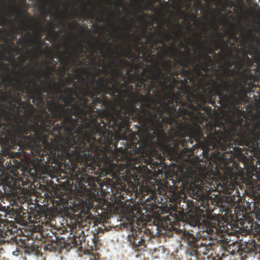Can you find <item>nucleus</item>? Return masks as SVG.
<instances>
[{
    "mask_svg": "<svg viewBox=\"0 0 260 260\" xmlns=\"http://www.w3.org/2000/svg\"><path fill=\"white\" fill-rule=\"evenodd\" d=\"M94 105L88 104L83 107H76L75 116H81L85 119L82 128L73 131L74 140L69 144V155L63 162L64 173L72 177L78 186L94 185V178L90 174H98V171L104 168L105 174L111 178L107 180L108 185L126 192L129 187L134 186L128 177V172L123 170L125 163L113 162L121 160L120 150L117 148L119 136L114 135L109 128L107 119L113 115L109 113L101 122L98 120L99 113L94 110ZM124 137L125 136H119Z\"/></svg>",
    "mask_w": 260,
    "mask_h": 260,
    "instance_id": "1",
    "label": "nucleus"
},
{
    "mask_svg": "<svg viewBox=\"0 0 260 260\" xmlns=\"http://www.w3.org/2000/svg\"><path fill=\"white\" fill-rule=\"evenodd\" d=\"M113 74L119 82V85L131 91L133 89L132 85H128L131 83L136 82V86L139 90H144L148 97L138 93L139 103H141V127L143 128V134L145 136L144 143L140 148H137V144L133 142L131 147L128 142L124 147H120V158L121 161L125 163L123 170L124 172H128V177L133 182L134 184L141 186L140 188L145 187L147 193L150 191L147 185H144L143 182L146 177V172L149 171L147 166L150 165L151 169L161 167L163 158L160 153H158L156 148L160 151L166 153L171 157L177 158L182 152L181 147L185 149L186 142L184 139L177 137L174 134L175 125L173 121H166L165 119L167 117V111L162 110V102L161 98L157 101L159 106L152 105L150 103L149 93L143 88L137 86L139 80L136 77L132 75L133 64L127 60L121 58H115L112 55Z\"/></svg>",
    "mask_w": 260,
    "mask_h": 260,
    "instance_id": "2",
    "label": "nucleus"
},
{
    "mask_svg": "<svg viewBox=\"0 0 260 260\" xmlns=\"http://www.w3.org/2000/svg\"><path fill=\"white\" fill-rule=\"evenodd\" d=\"M244 117L239 115L232 123V125L224 132L216 130V127L208 122L205 127L206 136L203 128L199 125L200 132L198 135L191 132L187 139V144H196L194 148H201L205 157L214 162L216 170L221 169L226 174L228 179L237 183L238 175L236 170L228 167L225 160L224 154L228 148L241 153L239 146H246L252 150L259 148L260 145V104L257 105L256 113L250 118L244 120ZM260 165V159L257 161ZM247 186L252 189H256L260 184V167H255L244 178Z\"/></svg>",
    "mask_w": 260,
    "mask_h": 260,
    "instance_id": "3",
    "label": "nucleus"
},
{
    "mask_svg": "<svg viewBox=\"0 0 260 260\" xmlns=\"http://www.w3.org/2000/svg\"><path fill=\"white\" fill-rule=\"evenodd\" d=\"M75 98L73 95H67L64 104H59L54 99L47 102V109L51 113L53 119L60 122L54 125L51 119V116L46 111H44V116L38 115L41 122L36 123L37 127H32L35 131L34 136L30 138L32 144H37L36 148L40 150V144H45L48 147L46 152V162L54 164L58 167H62L66 157L69 156V144L74 142L73 131L78 126L79 120L73 118L76 112V107L74 104Z\"/></svg>",
    "mask_w": 260,
    "mask_h": 260,
    "instance_id": "4",
    "label": "nucleus"
},
{
    "mask_svg": "<svg viewBox=\"0 0 260 260\" xmlns=\"http://www.w3.org/2000/svg\"><path fill=\"white\" fill-rule=\"evenodd\" d=\"M136 77L139 81L137 86L143 88L149 93L152 91L154 94H159L161 89L162 95L160 97L162 102V110L167 111V117L165 118L166 121H173L175 125L174 134L177 137L184 139L187 144V139L191 132L198 135L200 132L199 125L192 121H184V114H188L189 111L183 105V102L186 101L181 99L182 93H186L183 90L187 85L186 79H178L173 78L169 80L168 79L160 78L158 75H149L145 78V73L142 71L140 74L135 72L132 74Z\"/></svg>",
    "mask_w": 260,
    "mask_h": 260,
    "instance_id": "5",
    "label": "nucleus"
},
{
    "mask_svg": "<svg viewBox=\"0 0 260 260\" xmlns=\"http://www.w3.org/2000/svg\"><path fill=\"white\" fill-rule=\"evenodd\" d=\"M27 101L18 100V106L16 104L11 106V103L9 104L5 102L6 104H0V134L4 135L6 143L10 144L11 146H14L17 144L20 139L24 140V149L29 150L31 155L34 157L38 156L37 159L39 162H44L49 165V162H46V152L48 151V147L45 146V144H40V150L36 148V144H32L30 138L32 137L35 131H33L32 127H37L36 123L39 121L37 115L36 117L37 121L34 125H31L29 128L20 125L21 122L22 114L32 115L36 111L35 107L31 104L30 100L27 98Z\"/></svg>",
    "mask_w": 260,
    "mask_h": 260,
    "instance_id": "6",
    "label": "nucleus"
},
{
    "mask_svg": "<svg viewBox=\"0 0 260 260\" xmlns=\"http://www.w3.org/2000/svg\"><path fill=\"white\" fill-rule=\"evenodd\" d=\"M166 186H164L162 197L160 194L157 196L154 192L151 193L149 197L145 199L142 193V198L139 200L142 207L134 206L129 213L127 219L131 224L132 233L128 235L127 239L133 248L138 252V255L141 254V251H144L146 247L144 235L150 233V231L145 227L149 221V216L145 215V213H161L167 199H169L171 202L176 203L179 199V194L174 191H171L169 192V196H166Z\"/></svg>",
    "mask_w": 260,
    "mask_h": 260,
    "instance_id": "7",
    "label": "nucleus"
},
{
    "mask_svg": "<svg viewBox=\"0 0 260 260\" xmlns=\"http://www.w3.org/2000/svg\"><path fill=\"white\" fill-rule=\"evenodd\" d=\"M125 92L128 94L129 97L128 103L127 104L123 103L120 106V109H114L113 111V115L110 116V118L107 119L109 123V128L112 129L118 136H125L124 137H118V141L125 140L127 142V137L125 135H120L123 129L129 130L130 123L132 120H137L140 124L138 127L137 135L139 140L137 141L139 146L137 148H140L141 145L144 143L145 136L143 134V128L141 127V113L140 111L141 109L138 108L136 106L139 103L138 99V93L128 91ZM126 145V143L124 146Z\"/></svg>",
    "mask_w": 260,
    "mask_h": 260,
    "instance_id": "8",
    "label": "nucleus"
},
{
    "mask_svg": "<svg viewBox=\"0 0 260 260\" xmlns=\"http://www.w3.org/2000/svg\"><path fill=\"white\" fill-rule=\"evenodd\" d=\"M110 64H113V63H108L107 68L99 69L104 76L99 78L96 81L94 79L91 80L89 85L87 84L85 88H82L81 92L84 96L79 98V104L77 105L80 107L86 106L88 104L89 100L87 97L89 96L94 104H101L106 106L110 101L106 94L114 96L116 93L120 92V89L118 88L119 83L116 77L113 76V67Z\"/></svg>",
    "mask_w": 260,
    "mask_h": 260,
    "instance_id": "9",
    "label": "nucleus"
},
{
    "mask_svg": "<svg viewBox=\"0 0 260 260\" xmlns=\"http://www.w3.org/2000/svg\"><path fill=\"white\" fill-rule=\"evenodd\" d=\"M202 169L198 174L193 170H189L186 173V177H178L177 174H175L177 181H173L174 185L191 190L193 199L204 200L206 197V191L212 189L211 186L215 181V174L211 162L207 168L204 167Z\"/></svg>",
    "mask_w": 260,
    "mask_h": 260,
    "instance_id": "10",
    "label": "nucleus"
},
{
    "mask_svg": "<svg viewBox=\"0 0 260 260\" xmlns=\"http://www.w3.org/2000/svg\"><path fill=\"white\" fill-rule=\"evenodd\" d=\"M206 86L208 87L207 89L203 87L202 88L203 93L201 94H198L196 90H192L190 86H186L183 89L186 93V101L183 102V105L186 106L185 108L189 111L188 114H184L183 120L195 123L191 120H187L186 116L187 115L192 116L194 112L198 110V108L201 107V104L208 103L213 105L214 103L213 100V96H218L220 99L219 104L222 105V100L225 102L224 96L226 95L224 94L223 91H225L226 93L230 92V86L225 82L224 83V86H220L217 84L216 81L214 82L212 84L210 82H208Z\"/></svg>",
    "mask_w": 260,
    "mask_h": 260,
    "instance_id": "11",
    "label": "nucleus"
},
{
    "mask_svg": "<svg viewBox=\"0 0 260 260\" xmlns=\"http://www.w3.org/2000/svg\"><path fill=\"white\" fill-rule=\"evenodd\" d=\"M230 86V92L226 93L224 96L225 102H230L234 106H239L242 102H246L247 93L253 92V88L257 86V84L253 82L243 83L239 81L237 86Z\"/></svg>",
    "mask_w": 260,
    "mask_h": 260,
    "instance_id": "12",
    "label": "nucleus"
},
{
    "mask_svg": "<svg viewBox=\"0 0 260 260\" xmlns=\"http://www.w3.org/2000/svg\"><path fill=\"white\" fill-rule=\"evenodd\" d=\"M190 224L198 226L200 230L206 232L210 236H214L225 230L224 227L221 229L219 223L214 219H208L206 215H195L191 218Z\"/></svg>",
    "mask_w": 260,
    "mask_h": 260,
    "instance_id": "13",
    "label": "nucleus"
},
{
    "mask_svg": "<svg viewBox=\"0 0 260 260\" xmlns=\"http://www.w3.org/2000/svg\"><path fill=\"white\" fill-rule=\"evenodd\" d=\"M184 238L186 240L188 244L187 253L190 256H194L196 260L199 258V256L203 254H207V250L208 249V246L207 244L203 243L201 241L197 239L193 234H190L188 232L182 234Z\"/></svg>",
    "mask_w": 260,
    "mask_h": 260,
    "instance_id": "14",
    "label": "nucleus"
},
{
    "mask_svg": "<svg viewBox=\"0 0 260 260\" xmlns=\"http://www.w3.org/2000/svg\"><path fill=\"white\" fill-rule=\"evenodd\" d=\"M14 176H11L6 173L4 169L0 168V185H4L7 186L9 188L13 190L21 189L22 186L27 184L28 176H24V178L15 174Z\"/></svg>",
    "mask_w": 260,
    "mask_h": 260,
    "instance_id": "15",
    "label": "nucleus"
},
{
    "mask_svg": "<svg viewBox=\"0 0 260 260\" xmlns=\"http://www.w3.org/2000/svg\"><path fill=\"white\" fill-rule=\"evenodd\" d=\"M29 83L32 85L31 87L26 86L24 88L23 85L22 84H20L18 85L17 88L21 92H23L25 89L28 93V95L26 96L30 100H32V102L36 104L37 106H40V105L43 104L44 96L41 90L39 89L37 81L30 80L29 81Z\"/></svg>",
    "mask_w": 260,
    "mask_h": 260,
    "instance_id": "16",
    "label": "nucleus"
},
{
    "mask_svg": "<svg viewBox=\"0 0 260 260\" xmlns=\"http://www.w3.org/2000/svg\"><path fill=\"white\" fill-rule=\"evenodd\" d=\"M172 39H174V37L172 34H164L163 31L153 32L151 33L149 37V42L153 48L155 47V50L158 51L160 48V46H157L158 43H160L163 46H165L166 41H170Z\"/></svg>",
    "mask_w": 260,
    "mask_h": 260,
    "instance_id": "17",
    "label": "nucleus"
},
{
    "mask_svg": "<svg viewBox=\"0 0 260 260\" xmlns=\"http://www.w3.org/2000/svg\"><path fill=\"white\" fill-rule=\"evenodd\" d=\"M53 218V215L47 214L45 212H39L38 211L30 213L28 216V219L30 222L38 224V225H43L48 224Z\"/></svg>",
    "mask_w": 260,
    "mask_h": 260,
    "instance_id": "18",
    "label": "nucleus"
},
{
    "mask_svg": "<svg viewBox=\"0 0 260 260\" xmlns=\"http://www.w3.org/2000/svg\"><path fill=\"white\" fill-rule=\"evenodd\" d=\"M166 54H170L171 58L173 57L175 59L176 63L173 66V70H176L178 68L177 64L183 68L188 67V63L185 61L180 57H178L177 54L180 51L174 44H172L170 47H166L165 48Z\"/></svg>",
    "mask_w": 260,
    "mask_h": 260,
    "instance_id": "19",
    "label": "nucleus"
},
{
    "mask_svg": "<svg viewBox=\"0 0 260 260\" xmlns=\"http://www.w3.org/2000/svg\"><path fill=\"white\" fill-rule=\"evenodd\" d=\"M50 75V73L45 74V77L47 81H44L43 82V84L39 88V89L41 90V92H42L43 94L44 93L47 92L48 88H50L51 90H52L54 94H60L62 90L61 88L58 87L59 84L57 82L54 81V84L52 85Z\"/></svg>",
    "mask_w": 260,
    "mask_h": 260,
    "instance_id": "20",
    "label": "nucleus"
},
{
    "mask_svg": "<svg viewBox=\"0 0 260 260\" xmlns=\"http://www.w3.org/2000/svg\"><path fill=\"white\" fill-rule=\"evenodd\" d=\"M162 68L164 71H162L161 70L159 69H158L157 73L154 74H146L145 71L148 72L149 71L144 69L143 71L145 73V75L144 77L145 78L146 76L149 75H158L160 78H167V77H169V73L173 70V66L171 64V60L170 59H168L162 62Z\"/></svg>",
    "mask_w": 260,
    "mask_h": 260,
    "instance_id": "21",
    "label": "nucleus"
},
{
    "mask_svg": "<svg viewBox=\"0 0 260 260\" xmlns=\"http://www.w3.org/2000/svg\"><path fill=\"white\" fill-rule=\"evenodd\" d=\"M65 247V243L60 240H51L45 246V249L51 251H60Z\"/></svg>",
    "mask_w": 260,
    "mask_h": 260,
    "instance_id": "22",
    "label": "nucleus"
},
{
    "mask_svg": "<svg viewBox=\"0 0 260 260\" xmlns=\"http://www.w3.org/2000/svg\"><path fill=\"white\" fill-rule=\"evenodd\" d=\"M258 60H252L250 58L248 54L246 52L244 53L243 56L239 59V61L238 64H237V67L239 69H243V68L246 66H248L250 67L254 66V63H258Z\"/></svg>",
    "mask_w": 260,
    "mask_h": 260,
    "instance_id": "23",
    "label": "nucleus"
},
{
    "mask_svg": "<svg viewBox=\"0 0 260 260\" xmlns=\"http://www.w3.org/2000/svg\"><path fill=\"white\" fill-rule=\"evenodd\" d=\"M215 49H212V48L209 47H205L204 50V54L203 55V58L205 61H208L212 63V66L215 70V67L213 64V60L211 57L209 55V54H215L214 52L215 50H218L219 48V45L218 44H216L214 45Z\"/></svg>",
    "mask_w": 260,
    "mask_h": 260,
    "instance_id": "24",
    "label": "nucleus"
},
{
    "mask_svg": "<svg viewBox=\"0 0 260 260\" xmlns=\"http://www.w3.org/2000/svg\"><path fill=\"white\" fill-rule=\"evenodd\" d=\"M189 70H185L183 68H180L179 70H172V71L169 73V77L165 78V79H168L169 80H170L171 79L173 78H178V76L179 75L187 76L189 75Z\"/></svg>",
    "mask_w": 260,
    "mask_h": 260,
    "instance_id": "25",
    "label": "nucleus"
},
{
    "mask_svg": "<svg viewBox=\"0 0 260 260\" xmlns=\"http://www.w3.org/2000/svg\"><path fill=\"white\" fill-rule=\"evenodd\" d=\"M140 40V37L139 36L137 37L136 40L135 49L139 54L142 53L143 56H145L146 54L149 53L150 52V49L148 48L146 46H143V47H139Z\"/></svg>",
    "mask_w": 260,
    "mask_h": 260,
    "instance_id": "26",
    "label": "nucleus"
},
{
    "mask_svg": "<svg viewBox=\"0 0 260 260\" xmlns=\"http://www.w3.org/2000/svg\"><path fill=\"white\" fill-rule=\"evenodd\" d=\"M167 218L164 221V222L162 223L163 226L164 227V230L165 231L170 230L171 229L177 231V229L176 228L174 227L172 224V222H176V219L175 217L173 218V220H171L169 217H167Z\"/></svg>",
    "mask_w": 260,
    "mask_h": 260,
    "instance_id": "27",
    "label": "nucleus"
},
{
    "mask_svg": "<svg viewBox=\"0 0 260 260\" xmlns=\"http://www.w3.org/2000/svg\"><path fill=\"white\" fill-rule=\"evenodd\" d=\"M59 34V31H55L53 25H51L50 28L48 30L47 35L45 39L46 40L52 42V40H56V36Z\"/></svg>",
    "mask_w": 260,
    "mask_h": 260,
    "instance_id": "28",
    "label": "nucleus"
},
{
    "mask_svg": "<svg viewBox=\"0 0 260 260\" xmlns=\"http://www.w3.org/2000/svg\"><path fill=\"white\" fill-rule=\"evenodd\" d=\"M96 12V10L94 8H92V11H87L86 10H83L80 14L81 17L84 19H88L92 20L94 18V13Z\"/></svg>",
    "mask_w": 260,
    "mask_h": 260,
    "instance_id": "29",
    "label": "nucleus"
},
{
    "mask_svg": "<svg viewBox=\"0 0 260 260\" xmlns=\"http://www.w3.org/2000/svg\"><path fill=\"white\" fill-rule=\"evenodd\" d=\"M39 247L34 245L31 246H26L25 249V252L29 254L37 255L39 252Z\"/></svg>",
    "mask_w": 260,
    "mask_h": 260,
    "instance_id": "30",
    "label": "nucleus"
},
{
    "mask_svg": "<svg viewBox=\"0 0 260 260\" xmlns=\"http://www.w3.org/2000/svg\"><path fill=\"white\" fill-rule=\"evenodd\" d=\"M202 2L201 0H197L196 3L194 4L193 6V8L194 9V12L196 13L195 14H190L189 15V17L192 19H196L197 16L198 15V12L200 9V8L202 6Z\"/></svg>",
    "mask_w": 260,
    "mask_h": 260,
    "instance_id": "31",
    "label": "nucleus"
},
{
    "mask_svg": "<svg viewBox=\"0 0 260 260\" xmlns=\"http://www.w3.org/2000/svg\"><path fill=\"white\" fill-rule=\"evenodd\" d=\"M24 212L22 211L20 208L14 209L12 208L13 217L15 219H21L23 217Z\"/></svg>",
    "mask_w": 260,
    "mask_h": 260,
    "instance_id": "32",
    "label": "nucleus"
},
{
    "mask_svg": "<svg viewBox=\"0 0 260 260\" xmlns=\"http://www.w3.org/2000/svg\"><path fill=\"white\" fill-rule=\"evenodd\" d=\"M60 85L61 87H63L65 89L66 92L68 93V95H78L77 92L75 91L72 88L68 87L66 86V84L61 83Z\"/></svg>",
    "mask_w": 260,
    "mask_h": 260,
    "instance_id": "33",
    "label": "nucleus"
},
{
    "mask_svg": "<svg viewBox=\"0 0 260 260\" xmlns=\"http://www.w3.org/2000/svg\"><path fill=\"white\" fill-rule=\"evenodd\" d=\"M151 2H149L148 4H145V10H149L151 11H153V5L152 2H158L161 3V0H151Z\"/></svg>",
    "mask_w": 260,
    "mask_h": 260,
    "instance_id": "34",
    "label": "nucleus"
},
{
    "mask_svg": "<svg viewBox=\"0 0 260 260\" xmlns=\"http://www.w3.org/2000/svg\"><path fill=\"white\" fill-rule=\"evenodd\" d=\"M35 42L36 43L37 45L36 51L38 52L42 53L41 47L43 45V42L41 41V37L39 36L37 40H35Z\"/></svg>",
    "mask_w": 260,
    "mask_h": 260,
    "instance_id": "35",
    "label": "nucleus"
},
{
    "mask_svg": "<svg viewBox=\"0 0 260 260\" xmlns=\"http://www.w3.org/2000/svg\"><path fill=\"white\" fill-rule=\"evenodd\" d=\"M69 68L66 65H63L61 68L60 75L61 76H64L65 75H69Z\"/></svg>",
    "mask_w": 260,
    "mask_h": 260,
    "instance_id": "36",
    "label": "nucleus"
},
{
    "mask_svg": "<svg viewBox=\"0 0 260 260\" xmlns=\"http://www.w3.org/2000/svg\"><path fill=\"white\" fill-rule=\"evenodd\" d=\"M255 242L253 244V246L254 247H252L251 248H249V247L246 248V250H245V252H246L247 254H249L251 255L255 254Z\"/></svg>",
    "mask_w": 260,
    "mask_h": 260,
    "instance_id": "37",
    "label": "nucleus"
},
{
    "mask_svg": "<svg viewBox=\"0 0 260 260\" xmlns=\"http://www.w3.org/2000/svg\"><path fill=\"white\" fill-rule=\"evenodd\" d=\"M13 14L15 15L17 19H18L24 18V14L22 13H20L18 11H17L16 8L14 9L13 11Z\"/></svg>",
    "mask_w": 260,
    "mask_h": 260,
    "instance_id": "38",
    "label": "nucleus"
},
{
    "mask_svg": "<svg viewBox=\"0 0 260 260\" xmlns=\"http://www.w3.org/2000/svg\"><path fill=\"white\" fill-rule=\"evenodd\" d=\"M93 51L94 53H98L99 52L101 54L105 55V52L103 49L102 47H97L95 46H92Z\"/></svg>",
    "mask_w": 260,
    "mask_h": 260,
    "instance_id": "39",
    "label": "nucleus"
},
{
    "mask_svg": "<svg viewBox=\"0 0 260 260\" xmlns=\"http://www.w3.org/2000/svg\"><path fill=\"white\" fill-rule=\"evenodd\" d=\"M127 49V51L124 52V56L127 57L129 58L132 54V45L129 44L128 46Z\"/></svg>",
    "mask_w": 260,
    "mask_h": 260,
    "instance_id": "40",
    "label": "nucleus"
},
{
    "mask_svg": "<svg viewBox=\"0 0 260 260\" xmlns=\"http://www.w3.org/2000/svg\"><path fill=\"white\" fill-rule=\"evenodd\" d=\"M60 81H63L64 82L63 83H64L66 84L70 85L72 83L73 80L70 77H67L64 80L62 79L61 78H60Z\"/></svg>",
    "mask_w": 260,
    "mask_h": 260,
    "instance_id": "41",
    "label": "nucleus"
},
{
    "mask_svg": "<svg viewBox=\"0 0 260 260\" xmlns=\"http://www.w3.org/2000/svg\"><path fill=\"white\" fill-rule=\"evenodd\" d=\"M79 53L77 52V50H76L75 52H74V56H72V57H71L70 58V60H71V62H72L73 63H74L75 62V59L77 58H79Z\"/></svg>",
    "mask_w": 260,
    "mask_h": 260,
    "instance_id": "42",
    "label": "nucleus"
},
{
    "mask_svg": "<svg viewBox=\"0 0 260 260\" xmlns=\"http://www.w3.org/2000/svg\"><path fill=\"white\" fill-rule=\"evenodd\" d=\"M235 247V246H232V245H230L229 247H228L229 249H228V250L229 251H230L232 254H234L235 252L236 251H238L239 249V248H235V249H234V247Z\"/></svg>",
    "mask_w": 260,
    "mask_h": 260,
    "instance_id": "43",
    "label": "nucleus"
},
{
    "mask_svg": "<svg viewBox=\"0 0 260 260\" xmlns=\"http://www.w3.org/2000/svg\"><path fill=\"white\" fill-rule=\"evenodd\" d=\"M92 62L95 65V67L98 66L99 68L100 67H103V64L101 63V60L99 59L98 61H96L95 59H92L91 60Z\"/></svg>",
    "mask_w": 260,
    "mask_h": 260,
    "instance_id": "44",
    "label": "nucleus"
},
{
    "mask_svg": "<svg viewBox=\"0 0 260 260\" xmlns=\"http://www.w3.org/2000/svg\"><path fill=\"white\" fill-rule=\"evenodd\" d=\"M177 31H176L175 33V35L176 36V37L177 38H179V36H180V35L181 34L182 31L181 30V25H180V24H177Z\"/></svg>",
    "mask_w": 260,
    "mask_h": 260,
    "instance_id": "45",
    "label": "nucleus"
},
{
    "mask_svg": "<svg viewBox=\"0 0 260 260\" xmlns=\"http://www.w3.org/2000/svg\"><path fill=\"white\" fill-rule=\"evenodd\" d=\"M11 50H12L13 52H14L16 55H18L20 53L21 50L18 47H14L10 49Z\"/></svg>",
    "mask_w": 260,
    "mask_h": 260,
    "instance_id": "46",
    "label": "nucleus"
},
{
    "mask_svg": "<svg viewBox=\"0 0 260 260\" xmlns=\"http://www.w3.org/2000/svg\"><path fill=\"white\" fill-rule=\"evenodd\" d=\"M110 35H108L107 36V43H101L100 42V41H99V44L102 46H105V47H107L108 45H109L110 44L109 43H108V41L110 40Z\"/></svg>",
    "mask_w": 260,
    "mask_h": 260,
    "instance_id": "47",
    "label": "nucleus"
},
{
    "mask_svg": "<svg viewBox=\"0 0 260 260\" xmlns=\"http://www.w3.org/2000/svg\"><path fill=\"white\" fill-rule=\"evenodd\" d=\"M115 196H116V197L117 198H119L121 199H123V200H124L125 199V197H124V193H122L120 192L119 193L118 192V191L117 190L116 191V194Z\"/></svg>",
    "mask_w": 260,
    "mask_h": 260,
    "instance_id": "48",
    "label": "nucleus"
},
{
    "mask_svg": "<svg viewBox=\"0 0 260 260\" xmlns=\"http://www.w3.org/2000/svg\"><path fill=\"white\" fill-rule=\"evenodd\" d=\"M91 240L92 241V243L94 245H95L98 241V238L96 236L93 235V238H91Z\"/></svg>",
    "mask_w": 260,
    "mask_h": 260,
    "instance_id": "49",
    "label": "nucleus"
},
{
    "mask_svg": "<svg viewBox=\"0 0 260 260\" xmlns=\"http://www.w3.org/2000/svg\"><path fill=\"white\" fill-rule=\"evenodd\" d=\"M137 19L138 20V22H141L142 21H145V16H138L136 15Z\"/></svg>",
    "mask_w": 260,
    "mask_h": 260,
    "instance_id": "50",
    "label": "nucleus"
},
{
    "mask_svg": "<svg viewBox=\"0 0 260 260\" xmlns=\"http://www.w3.org/2000/svg\"><path fill=\"white\" fill-rule=\"evenodd\" d=\"M21 100V99L20 98V96L19 95H18L17 97H15L13 99V102L15 103V104L18 105V100Z\"/></svg>",
    "mask_w": 260,
    "mask_h": 260,
    "instance_id": "51",
    "label": "nucleus"
},
{
    "mask_svg": "<svg viewBox=\"0 0 260 260\" xmlns=\"http://www.w3.org/2000/svg\"><path fill=\"white\" fill-rule=\"evenodd\" d=\"M177 10L178 11V13L182 16H184L186 15L185 11H182L180 10V8L179 7H177Z\"/></svg>",
    "mask_w": 260,
    "mask_h": 260,
    "instance_id": "52",
    "label": "nucleus"
},
{
    "mask_svg": "<svg viewBox=\"0 0 260 260\" xmlns=\"http://www.w3.org/2000/svg\"><path fill=\"white\" fill-rule=\"evenodd\" d=\"M74 28H76V29L80 28L82 31L83 30V28L82 27L81 25L79 23H76L74 24Z\"/></svg>",
    "mask_w": 260,
    "mask_h": 260,
    "instance_id": "53",
    "label": "nucleus"
},
{
    "mask_svg": "<svg viewBox=\"0 0 260 260\" xmlns=\"http://www.w3.org/2000/svg\"><path fill=\"white\" fill-rule=\"evenodd\" d=\"M111 26L114 27L113 30L115 32H117L119 30H120V28L119 26H114L113 24H111Z\"/></svg>",
    "mask_w": 260,
    "mask_h": 260,
    "instance_id": "54",
    "label": "nucleus"
},
{
    "mask_svg": "<svg viewBox=\"0 0 260 260\" xmlns=\"http://www.w3.org/2000/svg\"><path fill=\"white\" fill-rule=\"evenodd\" d=\"M58 98H59V100L61 102L64 103V101L66 100V99L67 98V96H64L62 95H58Z\"/></svg>",
    "mask_w": 260,
    "mask_h": 260,
    "instance_id": "55",
    "label": "nucleus"
},
{
    "mask_svg": "<svg viewBox=\"0 0 260 260\" xmlns=\"http://www.w3.org/2000/svg\"><path fill=\"white\" fill-rule=\"evenodd\" d=\"M36 171H37V169H34V172H31V171H29V175L32 177V178H34L35 175V174L36 173Z\"/></svg>",
    "mask_w": 260,
    "mask_h": 260,
    "instance_id": "56",
    "label": "nucleus"
},
{
    "mask_svg": "<svg viewBox=\"0 0 260 260\" xmlns=\"http://www.w3.org/2000/svg\"><path fill=\"white\" fill-rule=\"evenodd\" d=\"M7 80H8L10 81V82H11V83L12 82V80L11 78V77L9 76V75H7V76H6V77L5 79V80L6 81Z\"/></svg>",
    "mask_w": 260,
    "mask_h": 260,
    "instance_id": "57",
    "label": "nucleus"
},
{
    "mask_svg": "<svg viewBox=\"0 0 260 260\" xmlns=\"http://www.w3.org/2000/svg\"><path fill=\"white\" fill-rule=\"evenodd\" d=\"M23 40L21 38H20L17 42V44L18 45H22L23 44Z\"/></svg>",
    "mask_w": 260,
    "mask_h": 260,
    "instance_id": "58",
    "label": "nucleus"
},
{
    "mask_svg": "<svg viewBox=\"0 0 260 260\" xmlns=\"http://www.w3.org/2000/svg\"><path fill=\"white\" fill-rule=\"evenodd\" d=\"M41 11H42L44 12H45L46 11V7H45V4H43L42 5V6L41 7Z\"/></svg>",
    "mask_w": 260,
    "mask_h": 260,
    "instance_id": "59",
    "label": "nucleus"
},
{
    "mask_svg": "<svg viewBox=\"0 0 260 260\" xmlns=\"http://www.w3.org/2000/svg\"><path fill=\"white\" fill-rule=\"evenodd\" d=\"M219 68L221 69H223L224 71H225V72L226 73L229 71V69H225L224 67L223 66H222L221 64L219 65Z\"/></svg>",
    "mask_w": 260,
    "mask_h": 260,
    "instance_id": "60",
    "label": "nucleus"
},
{
    "mask_svg": "<svg viewBox=\"0 0 260 260\" xmlns=\"http://www.w3.org/2000/svg\"><path fill=\"white\" fill-rule=\"evenodd\" d=\"M217 35L218 38L220 39L221 41H222V36L220 33H217Z\"/></svg>",
    "mask_w": 260,
    "mask_h": 260,
    "instance_id": "61",
    "label": "nucleus"
},
{
    "mask_svg": "<svg viewBox=\"0 0 260 260\" xmlns=\"http://www.w3.org/2000/svg\"><path fill=\"white\" fill-rule=\"evenodd\" d=\"M2 59L4 60L10 61L11 59V58L7 59V58H6V57L5 56H3Z\"/></svg>",
    "mask_w": 260,
    "mask_h": 260,
    "instance_id": "62",
    "label": "nucleus"
},
{
    "mask_svg": "<svg viewBox=\"0 0 260 260\" xmlns=\"http://www.w3.org/2000/svg\"><path fill=\"white\" fill-rule=\"evenodd\" d=\"M0 19L3 20V21L6 20V18L5 16H0Z\"/></svg>",
    "mask_w": 260,
    "mask_h": 260,
    "instance_id": "63",
    "label": "nucleus"
},
{
    "mask_svg": "<svg viewBox=\"0 0 260 260\" xmlns=\"http://www.w3.org/2000/svg\"><path fill=\"white\" fill-rule=\"evenodd\" d=\"M169 21L170 22V25L173 27V28L175 27V25L174 24L171 22V20L169 19Z\"/></svg>",
    "mask_w": 260,
    "mask_h": 260,
    "instance_id": "64",
    "label": "nucleus"
}]
</instances>
